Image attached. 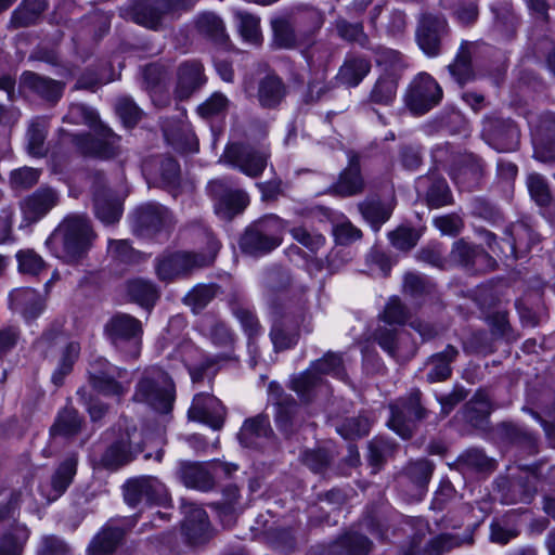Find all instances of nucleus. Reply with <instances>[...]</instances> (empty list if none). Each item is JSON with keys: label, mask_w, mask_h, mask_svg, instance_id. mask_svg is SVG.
<instances>
[{"label": "nucleus", "mask_w": 555, "mask_h": 555, "mask_svg": "<svg viewBox=\"0 0 555 555\" xmlns=\"http://www.w3.org/2000/svg\"><path fill=\"white\" fill-rule=\"evenodd\" d=\"M396 443L384 438H374L369 442V461L371 465L379 467L388 456L396 451Z\"/></svg>", "instance_id": "obj_61"}, {"label": "nucleus", "mask_w": 555, "mask_h": 555, "mask_svg": "<svg viewBox=\"0 0 555 555\" xmlns=\"http://www.w3.org/2000/svg\"><path fill=\"white\" fill-rule=\"evenodd\" d=\"M434 464L425 459L411 461L403 468L401 476L414 487L412 496L415 500H421L423 496L434 473Z\"/></svg>", "instance_id": "obj_32"}, {"label": "nucleus", "mask_w": 555, "mask_h": 555, "mask_svg": "<svg viewBox=\"0 0 555 555\" xmlns=\"http://www.w3.org/2000/svg\"><path fill=\"white\" fill-rule=\"evenodd\" d=\"M456 464L463 472H488L494 468V462L479 449H468L463 452Z\"/></svg>", "instance_id": "obj_50"}, {"label": "nucleus", "mask_w": 555, "mask_h": 555, "mask_svg": "<svg viewBox=\"0 0 555 555\" xmlns=\"http://www.w3.org/2000/svg\"><path fill=\"white\" fill-rule=\"evenodd\" d=\"M498 431L502 439L524 447L530 454L538 452L537 438L517 425L504 422L499 425Z\"/></svg>", "instance_id": "obj_43"}, {"label": "nucleus", "mask_w": 555, "mask_h": 555, "mask_svg": "<svg viewBox=\"0 0 555 555\" xmlns=\"http://www.w3.org/2000/svg\"><path fill=\"white\" fill-rule=\"evenodd\" d=\"M132 399L160 413H169L176 399L175 383L160 367H147L137 383Z\"/></svg>", "instance_id": "obj_4"}, {"label": "nucleus", "mask_w": 555, "mask_h": 555, "mask_svg": "<svg viewBox=\"0 0 555 555\" xmlns=\"http://www.w3.org/2000/svg\"><path fill=\"white\" fill-rule=\"evenodd\" d=\"M310 366L319 376L331 374L340 379L346 378L343 357L339 353L330 351L323 358L312 362Z\"/></svg>", "instance_id": "obj_53"}, {"label": "nucleus", "mask_w": 555, "mask_h": 555, "mask_svg": "<svg viewBox=\"0 0 555 555\" xmlns=\"http://www.w3.org/2000/svg\"><path fill=\"white\" fill-rule=\"evenodd\" d=\"M348 165L330 186V193L340 197H351L363 193L365 181L361 173L360 155L349 151Z\"/></svg>", "instance_id": "obj_19"}, {"label": "nucleus", "mask_w": 555, "mask_h": 555, "mask_svg": "<svg viewBox=\"0 0 555 555\" xmlns=\"http://www.w3.org/2000/svg\"><path fill=\"white\" fill-rule=\"evenodd\" d=\"M188 415L218 430L223 426L225 410L216 397L201 392L193 398Z\"/></svg>", "instance_id": "obj_22"}, {"label": "nucleus", "mask_w": 555, "mask_h": 555, "mask_svg": "<svg viewBox=\"0 0 555 555\" xmlns=\"http://www.w3.org/2000/svg\"><path fill=\"white\" fill-rule=\"evenodd\" d=\"M81 429V418L73 408H65L57 416L51 428L53 436L70 437L77 435Z\"/></svg>", "instance_id": "obj_51"}, {"label": "nucleus", "mask_w": 555, "mask_h": 555, "mask_svg": "<svg viewBox=\"0 0 555 555\" xmlns=\"http://www.w3.org/2000/svg\"><path fill=\"white\" fill-rule=\"evenodd\" d=\"M77 472V457L70 455L55 469L50 481L41 483L39 490L48 503L57 500L69 487Z\"/></svg>", "instance_id": "obj_23"}, {"label": "nucleus", "mask_w": 555, "mask_h": 555, "mask_svg": "<svg viewBox=\"0 0 555 555\" xmlns=\"http://www.w3.org/2000/svg\"><path fill=\"white\" fill-rule=\"evenodd\" d=\"M449 25L444 16L423 13L416 28V42L429 57L438 56L441 52V40L448 35Z\"/></svg>", "instance_id": "obj_14"}, {"label": "nucleus", "mask_w": 555, "mask_h": 555, "mask_svg": "<svg viewBox=\"0 0 555 555\" xmlns=\"http://www.w3.org/2000/svg\"><path fill=\"white\" fill-rule=\"evenodd\" d=\"M219 293L216 284H198L184 297L183 301L193 312L203 310Z\"/></svg>", "instance_id": "obj_49"}, {"label": "nucleus", "mask_w": 555, "mask_h": 555, "mask_svg": "<svg viewBox=\"0 0 555 555\" xmlns=\"http://www.w3.org/2000/svg\"><path fill=\"white\" fill-rule=\"evenodd\" d=\"M267 300L270 307L272 328L270 337L274 349L282 351L292 348L297 343L298 326L306 318V300L301 294H291L286 284L275 285V274L268 280Z\"/></svg>", "instance_id": "obj_1"}, {"label": "nucleus", "mask_w": 555, "mask_h": 555, "mask_svg": "<svg viewBox=\"0 0 555 555\" xmlns=\"http://www.w3.org/2000/svg\"><path fill=\"white\" fill-rule=\"evenodd\" d=\"M287 94V87L275 74H268L258 82L257 98L262 107L279 106Z\"/></svg>", "instance_id": "obj_31"}, {"label": "nucleus", "mask_w": 555, "mask_h": 555, "mask_svg": "<svg viewBox=\"0 0 555 555\" xmlns=\"http://www.w3.org/2000/svg\"><path fill=\"white\" fill-rule=\"evenodd\" d=\"M371 424V420L365 415L348 417L341 423L339 427H337V431L345 439L361 438L369 434Z\"/></svg>", "instance_id": "obj_57"}, {"label": "nucleus", "mask_w": 555, "mask_h": 555, "mask_svg": "<svg viewBox=\"0 0 555 555\" xmlns=\"http://www.w3.org/2000/svg\"><path fill=\"white\" fill-rule=\"evenodd\" d=\"M336 30L338 36L344 40L356 42L361 47H366L369 43V38L360 23H349L340 18L336 22Z\"/></svg>", "instance_id": "obj_60"}, {"label": "nucleus", "mask_w": 555, "mask_h": 555, "mask_svg": "<svg viewBox=\"0 0 555 555\" xmlns=\"http://www.w3.org/2000/svg\"><path fill=\"white\" fill-rule=\"evenodd\" d=\"M134 229L140 235H154L173 223L169 210L158 204H146L134 212Z\"/></svg>", "instance_id": "obj_21"}, {"label": "nucleus", "mask_w": 555, "mask_h": 555, "mask_svg": "<svg viewBox=\"0 0 555 555\" xmlns=\"http://www.w3.org/2000/svg\"><path fill=\"white\" fill-rule=\"evenodd\" d=\"M124 496L128 505L134 507L142 501L166 504L169 500L165 485L153 476L129 479L124 486Z\"/></svg>", "instance_id": "obj_15"}, {"label": "nucleus", "mask_w": 555, "mask_h": 555, "mask_svg": "<svg viewBox=\"0 0 555 555\" xmlns=\"http://www.w3.org/2000/svg\"><path fill=\"white\" fill-rule=\"evenodd\" d=\"M107 360L100 358L90 365L89 382L94 390L108 396L121 398L129 389V382H121L127 371L125 369H115Z\"/></svg>", "instance_id": "obj_11"}, {"label": "nucleus", "mask_w": 555, "mask_h": 555, "mask_svg": "<svg viewBox=\"0 0 555 555\" xmlns=\"http://www.w3.org/2000/svg\"><path fill=\"white\" fill-rule=\"evenodd\" d=\"M107 253L114 260L122 263H135L141 260V254L126 240H109Z\"/></svg>", "instance_id": "obj_59"}, {"label": "nucleus", "mask_w": 555, "mask_h": 555, "mask_svg": "<svg viewBox=\"0 0 555 555\" xmlns=\"http://www.w3.org/2000/svg\"><path fill=\"white\" fill-rule=\"evenodd\" d=\"M533 142H555V114L541 115L532 126Z\"/></svg>", "instance_id": "obj_63"}, {"label": "nucleus", "mask_w": 555, "mask_h": 555, "mask_svg": "<svg viewBox=\"0 0 555 555\" xmlns=\"http://www.w3.org/2000/svg\"><path fill=\"white\" fill-rule=\"evenodd\" d=\"M376 62L378 66H383L382 74L401 79L405 64L400 52L391 49H382L377 54Z\"/></svg>", "instance_id": "obj_55"}, {"label": "nucleus", "mask_w": 555, "mask_h": 555, "mask_svg": "<svg viewBox=\"0 0 555 555\" xmlns=\"http://www.w3.org/2000/svg\"><path fill=\"white\" fill-rule=\"evenodd\" d=\"M94 208L96 217L106 224L119 220L122 207L118 199L111 198L104 191H96L94 194Z\"/></svg>", "instance_id": "obj_44"}, {"label": "nucleus", "mask_w": 555, "mask_h": 555, "mask_svg": "<svg viewBox=\"0 0 555 555\" xmlns=\"http://www.w3.org/2000/svg\"><path fill=\"white\" fill-rule=\"evenodd\" d=\"M60 203V193L51 186H40L26 196L20 207L26 224H31L44 217Z\"/></svg>", "instance_id": "obj_20"}, {"label": "nucleus", "mask_w": 555, "mask_h": 555, "mask_svg": "<svg viewBox=\"0 0 555 555\" xmlns=\"http://www.w3.org/2000/svg\"><path fill=\"white\" fill-rule=\"evenodd\" d=\"M457 356L459 350L452 345H448L443 351L433 354L426 363L429 366L426 375L427 382L437 383L450 378L452 374L451 363L455 361Z\"/></svg>", "instance_id": "obj_36"}, {"label": "nucleus", "mask_w": 555, "mask_h": 555, "mask_svg": "<svg viewBox=\"0 0 555 555\" xmlns=\"http://www.w3.org/2000/svg\"><path fill=\"white\" fill-rule=\"evenodd\" d=\"M273 436L268 415L258 414L245 420L237 438L246 448H259Z\"/></svg>", "instance_id": "obj_24"}, {"label": "nucleus", "mask_w": 555, "mask_h": 555, "mask_svg": "<svg viewBox=\"0 0 555 555\" xmlns=\"http://www.w3.org/2000/svg\"><path fill=\"white\" fill-rule=\"evenodd\" d=\"M21 86L42 100L56 103L64 90V83L34 72H25L21 76Z\"/></svg>", "instance_id": "obj_25"}, {"label": "nucleus", "mask_w": 555, "mask_h": 555, "mask_svg": "<svg viewBox=\"0 0 555 555\" xmlns=\"http://www.w3.org/2000/svg\"><path fill=\"white\" fill-rule=\"evenodd\" d=\"M286 222L276 215H267L249 225L240 238L243 253L261 256L275 249L282 243Z\"/></svg>", "instance_id": "obj_5"}, {"label": "nucleus", "mask_w": 555, "mask_h": 555, "mask_svg": "<svg viewBox=\"0 0 555 555\" xmlns=\"http://www.w3.org/2000/svg\"><path fill=\"white\" fill-rule=\"evenodd\" d=\"M371 67L370 59L349 54L338 69L336 81L349 88L357 87L371 72Z\"/></svg>", "instance_id": "obj_28"}, {"label": "nucleus", "mask_w": 555, "mask_h": 555, "mask_svg": "<svg viewBox=\"0 0 555 555\" xmlns=\"http://www.w3.org/2000/svg\"><path fill=\"white\" fill-rule=\"evenodd\" d=\"M270 154L264 150H257L249 145L233 143L227 146L222 159L238 168L250 178L259 177L268 163Z\"/></svg>", "instance_id": "obj_13"}, {"label": "nucleus", "mask_w": 555, "mask_h": 555, "mask_svg": "<svg viewBox=\"0 0 555 555\" xmlns=\"http://www.w3.org/2000/svg\"><path fill=\"white\" fill-rule=\"evenodd\" d=\"M527 185L533 201L540 206H547L552 201L551 191L545 178L539 173L528 176Z\"/></svg>", "instance_id": "obj_62"}, {"label": "nucleus", "mask_w": 555, "mask_h": 555, "mask_svg": "<svg viewBox=\"0 0 555 555\" xmlns=\"http://www.w3.org/2000/svg\"><path fill=\"white\" fill-rule=\"evenodd\" d=\"M95 238L90 221L81 215L67 216L47 240L55 256L74 263L82 259Z\"/></svg>", "instance_id": "obj_3"}, {"label": "nucleus", "mask_w": 555, "mask_h": 555, "mask_svg": "<svg viewBox=\"0 0 555 555\" xmlns=\"http://www.w3.org/2000/svg\"><path fill=\"white\" fill-rule=\"evenodd\" d=\"M10 308L26 319L37 318L44 309V300L33 288H16L10 293Z\"/></svg>", "instance_id": "obj_29"}, {"label": "nucleus", "mask_w": 555, "mask_h": 555, "mask_svg": "<svg viewBox=\"0 0 555 555\" xmlns=\"http://www.w3.org/2000/svg\"><path fill=\"white\" fill-rule=\"evenodd\" d=\"M474 47V42L462 41L454 61L448 66L450 75L461 86L475 78V72L472 63Z\"/></svg>", "instance_id": "obj_34"}, {"label": "nucleus", "mask_w": 555, "mask_h": 555, "mask_svg": "<svg viewBox=\"0 0 555 555\" xmlns=\"http://www.w3.org/2000/svg\"><path fill=\"white\" fill-rule=\"evenodd\" d=\"M126 287L131 300L145 308L154 306L159 298V291L156 285L145 279L129 280Z\"/></svg>", "instance_id": "obj_40"}, {"label": "nucleus", "mask_w": 555, "mask_h": 555, "mask_svg": "<svg viewBox=\"0 0 555 555\" xmlns=\"http://www.w3.org/2000/svg\"><path fill=\"white\" fill-rule=\"evenodd\" d=\"M388 237L393 247L408 251L417 244L420 233L413 228L399 227L395 231L389 232Z\"/></svg>", "instance_id": "obj_64"}, {"label": "nucleus", "mask_w": 555, "mask_h": 555, "mask_svg": "<svg viewBox=\"0 0 555 555\" xmlns=\"http://www.w3.org/2000/svg\"><path fill=\"white\" fill-rule=\"evenodd\" d=\"M372 542L363 534L347 533L339 538L331 548V555H367Z\"/></svg>", "instance_id": "obj_39"}, {"label": "nucleus", "mask_w": 555, "mask_h": 555, "mask_svg": "<svg viewBox=\"0 0 555 555\" xmlns=\"http://www.w3.org/2000/svg\"><path fill=\"white\" fill-rule=\"evenodd\" d=\"M537 494V476L527 472L525 476H518L508 481L502 492V501L505 504H529Z\"/></svg>", "instance_id": "obj_26"}, {"label": "nucleus", "mask_w": 555, "mask_h": 555, "mask_svg": "<svg viewBox=\"0 0 555 555\" xmlns=\"http://www.w3.org/2000/svg\"><path fill=\"white\" fill-rule=\"evenodd\" d=\"M374 339L392 358L404 359L413 354V348L404 349V345L409 341V335L403 331L379 326L374 332Z\"/></svg>", "instance_id": "obj_30"}, {"label": "nucleus", "mask_w": 555, "mask_h": 555, "mask_svg": "<svg viewBox=\"0 0 555 555\" xmlns=\"http://www.w3.org/2000/svg\"><path fill=\"white\" fill-rule=\"evenodd\" d=\"M472 543V538L464 540L457 534L453 533H441L434 537L426 545V553L428 555H441L446 552L461 546L463 543Z\"/></svg>", "instance_id": "obj_56"}, {"label": "nucleus", "mask_w": 555, "mask_h": 555, "mask_svg": "<svg viewBox=\"0 0 555 555\" xmlns=\"http://www.w3.org/2000/svg\"><path fill=\"white\" fill-rule=\"evenodd\" d=\"M208 253L175 251L156 259L155 271L159 280L169 282L193 270L210 266L219 250L217 242L209 243Z\"/></svg>", "instance_id": "obj_7"}, {"label": "nucleus", "mask_w": 555, "mask_h": 555, "mask_svg": "<svg viewBox=\"0 0 555 555\" xmlns=\"http://www.w3.org/2000/svg\"><path fill=\"white\" fill-rule=\"evenodd\" d=\"M481 133L485 141L498 152H514L519 146L520 132L511 119L486 117Z\"/></svg>", "instance_id": "obj_12"}, {"label": "nucleus", "mask_w": 555, "mask_h": 555, "mask_svg": "<svg viewBox=\"0 0 555 555\" xmlns=\"http://www.w3.org/2000/svg\"><path fill=\"white\" fill-rule=\"evenodd\" d=\"M322 383V377L319 376L311 366L305 372L294 376L291 379V388L299 396L304 402H310L314 395V389Z\"/></svg>", "instance_id": "obj_45"}, {"label": "nucleus", "mask_w": 555, "mask_h": 555, "mask_svg": "<svg viewBox=\"0 0 555 555\" xmlns=\"http://www.w3.org/2000/svg\"><path fill=\"white\" fill-rule=\"evenodd\" d=\"M442 96L439 83L429 74L420 73L410 82L404 101L412 113L422 115L438 105Z\"/></svg>", "instance_id": "obj_9"}, {"label": "nucleus", "mask_w": 555, "mask_h": 555, "mask_svg": "<svg viewBox=\"0 0 555 555\" xmlns=\"http://www.w3.org/2000/svg\"><path fill=\"white\" fill-rule=\"evenodd\" d=\"M197 0H138L131 9V20L144 27L158 29L166 18L191 8Z\"/></svg>", "instance_id": "obj_8"}, {"label": "nucleus", "mask_w": 555, "mask_h": 555, "mask_svg": "<svg viewBox=\"0 0 555 555\" xmlns=\"http://www.w3.org/2000/svg\"><path fill=\"white\" fill-rule=\"evenodd\" d=\"M64 120L73 125H86L93 131V134L70 135L73 144L81 154L102 159L113 158L119 154L120 138L100 120L92 107L81 103L72 104Z\"/></svg>", "instance_id": "obj_2"}, {"label": "nucleus", "mask_w": 555, "mask_h": 555, "mask_svg": "<svg viewBox=\"0 0 555 555\" xmlns=\"http://www.w3.org/2000/svg\"><path fill=\"white\" fill-rule=\"evenodd\" d=\"M178 476L185 487L201 491H208L215 485L211 473L199 463L182 462Z\"/></svg>", "instance_id": "obj_35"}, {"label": "nucleus", "mask_w": 555, "mask_h": 555, "mask_svg": "<svg viewBox=\"0 0 555 555\" xmlns=\"http://www.w3.org/2000/svg\"><path fill=\"white\" fill-rule=\"evenodd\" d=\"M104 334L125 359L139 358L143 334L140 320L127 313H116L104 325Z\"/></svg>", "instance_id": "obj_6"}, {"label": "nucleus", "mask_w": 555, "mask_h": 555, "mask_svg": "<svg viewBox=\"0 0 555 555\" xmlns=\"http://www.w3.org/2000/svg\"><path fill=\"white\" fill-rule=\"evenodd\" d=\"M392 209L390 204L378 198H366L358 204L359 212L374 231H378L389 220Z\"/></svg>", "instance_id": "obj_37"}, {"label": "nucleus", "mask_w": 555, "mask_h": 555, "mask_svg": "<svg viewBox=\"0 0 555 555\" xmlns=\"http://www.w3.org/2000/svg\"><path fill=\"white\" fill-rule=\"evenodd\" d=\"M492 410L490 398L485 390H478L465 405V417L469 422L483 418Z\"/></svg>", "instance_id": "obj_58"}, {"label": "nucleus", "mask_w": 555, "mask_h": 555, "mask_svg": "<svg viewBox=\"0 0 555 555\" xmlns=\"http://www.w3.org/2000/svg\"><path fill=\"white\" fill-rule=\"evenodd\" d=\"M195 27L201 35L215 42H223L225 40L223 22L211 12L199 14L195 20Z\"/></svg>", "instance_id": "obj_46"}, {"label": "nucleus", "mask_w": 555, "mask_h": 555, "mask_svg": "<svg viewBox=\"0 0 555 555\" xmlns=\"http://www.w3.org/2000/svg\"><path fill=\"white\" fill-rule=\"evenodd\" d=\"M399 81V78L380 74L370 91L369 102L383 106L392 105L397 96Z\"/></svg>", "instance_id": "obj_38"}, {"label": "nucleus", "mask_w": 555, "mask_h": 555, "mask_svg": "<svg viewBox=\"0 0 555 555\" xmlns=\"http://www.w3.org/2000/svg\"><path fill=\"white\" fill-rule=\"evenodd\" d=\"M421 395L420 390H413L406 398L390 405L388 426L403 439L412 436L416 421L427 416V410L421 404Z\"/></svg>", "instance_id": "obj_10"}, {"label": "nucleus", "mask_w": 555, "mask_h": 555, "mask_svg": "<svg viewBox=\"0 0 555 555\" xmlns=\"http://www.w3.org/2000/svg\"><path fill=\"white\" fill-rule=\"evenodd\" d=\"M125 534L124 529L119 527H106L98 533L89 546L90 555H109L112 554Z\"/></svg>", "instance_id": "obj_41"}, {"label": "nucleus", "mask_w": 555, "mask_h": 555, "mask_svg": "<svg viewBox=\"0 0 555 555\" xmlns=\"http://www.w3.org/2000/svg\"><path fill=\"white\" fill-rule=\"evenodd\" d=\"M28 535V530L24 525H15L1 537L0 555H22Z\"/></svg>", "instance_id": "obj_48"}, {"label": "nucleus", "mask_w": 555, "mask_h": 555, "mask_svg": "<svg viewBox=\"0 0 555 555\" xmlns=\"http://www.w3.org/2000/svg\"><path fill=\"white\" fill-rule=\"evenodd\" d=\"M273 30L272 44L278 49H293L296 47V35L293 26L285 18L271 21Z\"/></svg>", "instance_id": "obj_54"}, {"label": "nucleus", "mask_w": 555, "mask_h": 555, "mask_svg": "<svg viewBox=\"0 0 555 555\" xmlns=\"http://www.w3.org/2000/svg\"><path fill=\"white\" fill-rule=\"evenodd\" d=\"M450 258L464 267H474L481 260H490L489 255L482 248L470 245L464 240H459L453 244Z\"/></svg>", "instance_id": "obj_42"}, {"label": "nucleus", "mask_w": 555, "mask_h": 555, "mask_svg": "<svg viewBox=\"0 0 555 555\" xmlns=\"http://www.w3.org/2000/svg\"><path fill=\"white\" fill-rule=\"evenodd\" d=\"M269 389L270 396L274 404L278 406V427L285 435H293L301 427L305 421L304 411L291 395L284 393L283 390L274 383L270 384Z\"/></svg>", "instance_id": "obj_17"}, {"label": "nucleus", "mask_w": 555, "mask_h": 555, "mask_svg": "<svg viewBox=\"0 0 555 555\" xmlns=\"http://www.w3.org/2000/svg\"><path fill=\"white\" fill-rule=\"evenodd\" d=\"M215 199V211L223 220H231L243 212L249 204V196L243 190H232L218 180L209 184Z\"/></svg>", "instance_id": "obj_18"}, {"label": "nucleus", "mask_w": 555, "mask_h": 555, "mask_svg": "<svg viewBox=\"0 0 555 555\" xmlns=\"http://www.w3.org/2000/svg\"><path fill=\"white\" fill-rule=\"evenodd\" d=\"M48 131V119L44 117L34 118L28 127V152L34 156H42L44 154V141Z\"/></svg>", "instance_id": "obj_52"}, {"label": "nucleus", "mask_w": 555, "mask_h": 555, "mask_svg": "<svg viewBox=\"0 0 555 555\" xmlns=\"http://www.w3.org/2000/svg\"><path fill=\"white\" fill-rule=\"evenodd\" d=\"M205 81L203 65L197 61L185 62L179 67L175 93L180 100L189 99Z\"/></svg>", "instance_id": "obj_27"}, {"label": "nucleus", "mask_w": 555, "mask_h": 555, "mask_svg": "<svg viewBox=\"0 0 555 555\" xmlns=\"http://www.w3.org/2000/svg\"><path fill=\"white\" fill-rule=\"evenodd\" d=\"M47 9L46 0H24L11 18L14 27H27L36 22L39 15Z\"/></svg>", "instance_id": "obj_47"}, {"label": "nucleus", "mask_w": 555, "mask_h": 555, "mask_svg": "<svg viewBox=\"0 0 555 555\" xmlns=\"http://www.w3.org/2000/svg\"><path fill=\"white\" fill-rule=\"evenodd\" d=\"M141 441V434L135 428L127 429L118 440L105 450L101 457L102 465L115 469L129 463L143 451Z\"/></svg>", "instance_id": "obj_16"}, {"label": "nucleus", "mask_w": 555, "mask_h": 555, "mask_svg": "<svg viewBox=\"0 0 555 555\" xmlns=\"http://www.w3.org/2000/svg\"><path fill=\"white\" fill-rule=\"evenodd\" d=\"M182 509L184 514L183 531L190 541L197 543L208 530V516L202 507L194 503H184Z\"/></svg>", "instance_id": "obj_33"}]
</instances>
